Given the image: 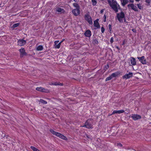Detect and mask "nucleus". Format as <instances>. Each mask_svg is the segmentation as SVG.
Segmentation results:
<instances>
[{
    "mask_svg": "<svg viewBox=\"0 0 151 151\" xmlns=\"http://www.w3.org/2000/svg\"><path fill=\"white\" fill-rule=\"evenodd\" d=\"M107 2L111 8L116 12H118L120 7L116 1L114 0H108Z\"/></svg>",
    "mask_w": 151,
    "mask_h": 151,
    "instance_id": "f257e3e1",
    "label": "nucleus"
},
{
    "mask_svg": "<svg viewBox=\"0 0 151 151\" xmlns=\"http://www.w3.org/2000/svg\"><path fill=\"white\" fill-rule=\"evenodd\" d=\"M50 131L53 135H55L62 139L65 140H66L67 139L66 137L63 134H61L59 132H55L52 129H50Z\"/></svg>",
    "mask_w": 151,
    "mask_h": 151,
    "instance_id": "f03ea898",
    "label": "nucleus"
},
{
    "mask_svg": "<svg viewBox=\"0 0 151 151\" xmlns=\"http://www.w3.org/2000/svg\"><path fill=\"white\" fill-rule=\"evenodd\" d=\"M117 17L118 20L121 22H123L124 18V14L123 12H121L117 14Z\"/></svg>",
    "mask_w": 151,
    "mask_h": 151,
    "instance_id": "7ed1b4c3",
    "label": "nucleus"
},
{
    "mask_svg": "<svg viewBox=\"0 0 151 151\" xmlns=\"http://www.w3.org/2000/svg\"><path fill=\"white\" fill-rule=\"evenodd\" d=\"M93 123L92 120L91 119H88L86 122L85 125L83 127H85L87 128H91L92 127Z\"/></svg>",
    "mask_w": 151,
    "mask_h": 151,
    "instance_id": "20e7f679",
    "label": "nucleus"
},
{
    "mask_svg": "<svg viewBox=\"0 0 151 151\" xmlns=\"http://www.w3.org/2000/svg\"><path fill=\"white\" fill-rule=\"evenodd\" d=\"M85 19L90 24H93L92 19L91 17L88 14H86L85 16Z\"/></svg>",
    "mask_w": 151,
    "mask_h": 151,
    "instance_id": "39448f33",
    "label": "nucleus"
},
{
    "mask_svg": "<svg viewBox=\"0 0 151 151\" xmlns=\"http://www.w3.org/2000/svg\"><path fill=\"white\" fill-rule=\"evenodd\" d=\"M137 58L142 64H147L146 60L144 56H142L141 57H137Z\"/></svg>",
    "mask_w": 151,
    "mask_h": 151,
    "instance_id": "423d86ee",
    "label": "nucleus"
},
{
    "mask_svg": "<svg viewBox=\"0 0 151 151\" xmlns=\"http://www.w3.org/2000/svg\"><path fill=\"white\" fill-rule=\"evenodd\" d=\"M127 6L129 8H130L135 11H138V9L137 7L133 4H129Z\"/></svg>",
    "mask_w": 151,
    "mask_h": 151,
    "instance_id": "0eeeda50",
    "label": "nucleus"
},
{
    "mask_svg": "<svg viewBox=\"0 0 151 151\" xmlns=\"http://www.w3.org/2000/svg\"><path fill=\"white\" fill-rule=\"evenodd\" d=\"M59 41H55L54 42L55 45L54 47L56 49H59L60 48L61 43H62V42H60L59 43H58Z\"/></svg>",
    "mask_w": 151,
    "mask_h": 151,
    "instance_id": "6e6552de",
    "label": "nucleus"
},
{
    "mask_svg": "<svg viewBox=\"0 0 151 151\" xmlns=\"http://www.w3.org/2000/svg\"><path fill=\"white\" fill-rule=\"evenodd\" d=\"M72 13L76 16L80 14V9H76L72 10Z\"/></svg>",
    "mask_w": 151,
    "mask_h": 151,
    "instance_id": "1a4fd4ad",
    "label": "nucleus"
},
{
    "mask_svg": "<svg viewBox=\"0 0 151 151\" xmlns=\"http://www.w3.org/2000/svg\"><path fill=\"white\" fill-rule=\"evenodd\" d=\"M26 43V41L23 39H20L18 41V45L20 46H22L24 45Z\"/></svg>",
    "mask_w": 151,
    "mask_h": 151,
    "instance_id": "9d476101",
    "label": "nucleus"
},
{
    "mask_svg": "<svg viewBox=\"0 0 151 151\" xmlns=\"http://www.w3.org/2000/svg\"><path fill=\"white\" fill-rule=\"evenodd\" d=\"M133 76V73H132L129 72L128 74H125L123 76L122 78L124 79H127Z\"/></svg>",
    "mask_w": 151,
    "mask_h": 151,
    "instance_id": "9b49d317",
    "label": "nucleus"
},
{
    "mask_svg": "<svg viewBox=\"0 0 151 151\" xmlns=\"http://www.w3.org/2000/svg\"><path fill=\"white\" fill-rule=\"evenodd\" d=\"M20 52V55L21 57H23L24 55H26V53L25 52V50L24 48H22L19 50Z\"/></svg>",
    "mask_w": 151,
    "mask_h": 151,
    "instance_id": "f8f14e48",
    "label": "nucleus"
},
{
    "mask_svg": "<svg viewBox=\"0 0 151 151\" xmlns=\"http://www.w3.org/2000/svg\"><path fill=\"white\" fill-rule=\"evenodd\" d=\"M36 89L37 91L47 93L49 92L48 90H47L45 89L44 88L41 87H37Z\"/></svg>",
    "mask_w": 151,
    "mask_h": 151,
    "instance_id": "ddd939ff",
    "label": "nucleus"
},
{
    "mask_svg": "<svg viewBox=\"0 0 151 151\" xmlns=\"http://www.w3.org/2000/svg\"><path fill=\"white\" fill-rule=\"evenodd\" d=\"M132 117L134 120H136L140 119L141 118V116L139 115L134 114L132 115Z\"/></svg>",
    "mask_w": 151,
    "mask_h": 151,
    "instance_id": "4468645a",
    "label": "nucleus"
},
{
    "mask_svg": "<svg viewBox=\"0 0 151 151\" xmlns=\"http://www.w3.org/2000/svg\"><path fill=\"white\" fill-rule=\"evenodd\" d=\"M130 60L131 64L133 65H136V61L135 59L133 57H131L130 58Z\"/></svg>",
    "mask_w": 151,
    "mask_h": 151,
    "instance_id": "2eb2a0df",
    "label": "nucleus"
},
{
    "mask_svg": "<svg viewBox=\"0 0 151 151\" xmlns=\"http://www.w3.org/2000/svg\"><path fill=\"white\" fill-rule=\"evenodd\" d=\"M124 112V111L123 110H114L113 111L112 114H121L123 113Z\"/></svg>",
    "mask_w": 151,
    "mask_h": 151,
    "instance_id": "dca6fc26",
    "label": "nucleus"
},
{
    "mask_svg": "<svg viewBox=\"0 0 151 151\" xmlns=\"http://www.w3.org/2000/svg\"><path fill=\"white\" fill-rule=\"evenodd\" d=\"M91 31L89 30H87L85 33V35L87 37H90L91 35Z\"/></svg>",
    "mask_w": 151,
    "mask_h": 151,
    "instance_id": "f3484780",
    "label": "nucleus"
},
{
    "mask_svg": "<svg viewBox=\"0 0 151 151\" xmlns=\"http://www.w3.org/2000/svg\"><path fill=\"white\" fill-rule=\"evenodd\" d=\"M98 19H97L94 22V25L97 28L99 27V25L98 22Z\"/></svg>",
    "mask_w": 151,
    "mask_h": 151,
    "instance_id": "a211bd4d",
    "label": "nucleus"
},
{
    "mask_svg": "<svg viewBox=\"0 0 151 151\" xmlns=\"http://www.w3.org/2000/svg\"><path fill=\"white\" fill-rule=\"evenodd\" d=\"M121 4L123 6H124L128 2V0H121Z\"/></svg>",
    "mask_w": 151,
    "mask_h": 151,
    "instance_id": "6ab92c4d",
    "label": "nucleus"
},
{
    "mask_svg": "<svg viewBox=\"0 0 151 151\" xmlns=\"http://www.w3.org/2000/svg\"><path fill=\"white\" fill-rule=\"evenodd\" d=\"M120 74V73L119 72H116L115 73H112L111 75L112 77V78L116 77L118 76Z\"/></svg>",
    "mask_w": 151,
    "mask_h": 151,
    "instance_id": "aec40b11",
    "label": "nucleus"
},
{
    "mask_svg": "<svg viewBox=\"0 0 151 151\" xmlns=\"http://www.w3.org/2000/svg\"><path fill=\"white\" fill-rule=\"evenodd\" d=\"M43 47L41 45H40L37 46L36 48V50L37 51H41L43 49Z\"/></svg>",
    "mask_w": 151,
    "mask_h": 151,
    "instance_id": "412c9836",
    "label": "nucleus"
},
{
    "mask_svg": "<svg viewBox=\"0 0 151 151\" xmlns=\"http://www.w3.org/2000/svg\"><path fill=\"white\" fill-rule=\"evenodd\" d=\"M56 11L58 12H62L63 11V10L60 8H57L56 9Z\"/></svg>",
    "mask_w": 151,
    "mask_h": 151,
    "instance_id": "4be33fe9",
    "label": "nucleus"
},
{
    "mask_svg": "<svg viewBox=\"0 0 151 151\" xmlns=\"http://www.w3.org/2000/svg\"><path fill=\"white\" fill-rule=\"evenodd\" d=\"M73 6L76 8V9H80L79 5L76 3H74L73 4Z\"/></svg>",
    "mask_w": 151,
    "mask_h": 151,
    "instance_id": "5701e85b",
    "label": "nucleus"
},
{
    "mask_svg": "<svg viewBox=\"0 0 151 151\" xmlns=\"http://www.w3.org/2000/svg\"><path fill=\"white\" fill-rule=\"evenodd\" d=\"M137 6L138 7L139 9H142L143 8V7L141 5V4H137Z\"/></svg>",
    "mask_w": 151,
    "mask_h": 151,
    "instance_id": "b1692460",
    "label": "nucleus"
},
{
    "mask_svg": "<svg viewBox=\"0 0 151 151\" xmlns=\"http://www.w3.org/2000/svg\"><path fill=\"white\" fill-rule=\"evenodd\" d=\"M112 78H112V77L110 75L109 76L107 77L106 78L105 81H109V80H111Z\"/></svg>",
    "mask_w": 151,
    "mask_h": 151,
    "instance_id": "393cba45",
    "label": "nucleus"
},
{
    "mask_svg": "<svg viewBox=\"0 0 151 151\" xmlns=\"http://www.w3.org/2000/svg\"><path fill=\"white\" fill-rule=\"evenodd\" d=\"M40 102L43 104H46L47 103V102L46 101L42 99H40Z\"/></svg>",
    "mask_w": 151,
    "mask_h": 151,
    "instance_id": "a878e982",
    "label": "nucleus"
},
{
    "mask_svg": "<svg viewBox=\"0 0 151 151\" xmlns=\"http://www.w3.org/2000/svg\"><path fill=\"white\" fill-rule=\"evenodd\" d=\"M19 25V23L14 24L13 25L12 27L13 28H15L16 27H18Z\"/></svg>",
    "mask_w": 151,
    "mask_h": 151,
    "instance_id": "bb28decb",
    "label": "nucleus"
},
{
    "mask_svg": "<svg viewBox=\"0 0 151 151\" xmlns=\"http://www.w3.org/2000/svg\"><path fill=\"white\" fill-rule=\"evenodd\" d=\"M30 148L31 149H32L33 151H36L37 149L35 147H33V146H31L30 147Z\"/></svg>",
    "mask_w": 151,
    "mask_h": 151,
    "instance_id": "cd10ccee",
    "label": "nucleus"
},
{
    "mask_svg": "<svg viewBox=\"0 0 151 151\" xmlns=\"http://www.w3.org/2000/svg\"><path fill=\"white\" fill-rule=\"evenodd\" d=\"M108 27L109 29V32L110 33H111V29H112L111 25L110 24H109L108 25Z\"/></svg>",
    "mask_w": 151,
    "mask_h": 151,
    "instance_id": "c85d7f7f",
    "label": "nucleus"
},
{
    "mask_svg": "<svg viewBox=\"0 0 151 151\" xmlns=\"http://www.w3.org/2000/svg\"><path fill=\"white\" fill-rule=\"evenodd\" d=\"M151 0H145L147 4L148 5H150L151 2Z\"/></svg>",
    "mask_w": 151,
    "mask_h": 151,
    "instance_id": "c756f323",
    "label": "nucleus"
},
{
    "mask_svg": "<svg viewBox=\"0 0 151 151\" xmlns=\"http://www.w3.org/2000/svg\"><path fill=\"white\" fill-rule=\"evenodd\" d=\"M114 42V38L113 37H111V38L110 42L111 43H112Z\"/></svg>",
    "mask_w": 151,
    "mask_h": 151,
    "instance_id": "7c9ffc66",
    "label": "nucleus"
},
{
    "mask_svg": "<svg viewBox=\"0 0 151 151\" xmlns=\"http://www.w3.org/2000/svg\"><path fill=\"white\" fill-rule=\"evenodd\" d=\"M101 31L102 33H104V29L103 27L101 28Z\"/></svg>",
    "mask_w": 151,
    "mask_h": 151,
    "instance_id": "2f4dec72",
    "label": "nucleus"
},
{
    "mask_svg": "<svg viewBox=\"0 0 151 151\" xmlns=\"http://www.w3.org/2000/svg\"><path fill=\"white\" fill-rule=\"evenodd\" d=\"M92 1L94 5H95L96 4V2L95 0H92Z\"/></svg>",
    "mask_w": 151,
    "mask_h": 151,
    "instance_id": "473e14b6",
    "label": "nucleus"
},
{
    "mask_svg": "<svg viewBox=\"0 0 151 151\" xmlns=\"http://www.w3.org/2000/svg\"><path fill=\"white\" fill-rule=\"evenodd\" d=\"M104 12V9H101L100 11V12L101 13H103Z\"/></svg>",
    "mask_w": 151,
    "mask_h": 151,
    "instance_id": "72a5a7b5",
    "label": "nucleus"
},
{
    "mask_svg": "<svg viewBox=\"0 0 151 151\" xmlns=\"http://www.w3.org/2000/svg\"><path fill=\"white\" fill-rule=\"evenodd\" d=\"M108 68H109V65H106L105 66V68H106V69H105V70H106V69H108Z\"/></svg>",
    "mask_w": 151,
    "mask_h": 151,
    "instance_id": "f704fd0d",
    "label": "nucleus"
},
{
    "mask_svg": "<svg viewBox=\"0 0 151 151\" xmlns=\"http://www.w3.org/2000/svg\"><path fill=\"white\" fill-rule=\"evenodd\" d=\"M53 85H59L60 84L58 83H55L54 84H53Z\"/></svg>",
    "mask_w": 151,
    "mask_h": 151,
    "instance_id": "c9c22d12",
    "label": "nucleus"
},
{
    "mask_svg": "<svg viewBox=\"0 0 151 151\" xmlns=\"http://www.w3.org/2000/svg\"><path fill=\"white\" fill-rule=\"evenodd\" d=\"M124 44H125V41H124V40L123 41L122 43V45H124Z\"/></svg>",
    "mask_w": 151,
    "mask_h": 151,
    "instance_id": "e433bc0d",
    "label": "nucleus"
},
{
    "mask_svg": "<svg viewBox=\"0 0 151 151\" xmlns=\"http://www.w3.org/2000/svg\"><path fill=\"white\" fill-rule=\"evenodd\" d=\"M118 146H120V147H121V146H122V144H120H120H118Z\"/></svg>",
    "mask_w": 151,
    "mask_h": 151,
    "instance_id": "4c0bfd02",
    "label": "nucleus"
},
{
    "mask_svg": "<svg viewBox=\"0 0 151 151\" xmlns=\"http://www.w3.org/2000/svg\"><path fill=\"white\" fill-rule=\"evenodd\" d=\"M104 17H105V18H106V17L105 16V15H104ZM104 22H105L106 21V19H105V20H104Z\"/></svg>",
    "mask_w": 151,
    "mask_h": 151,
    "instance_id": "58836bf2",
    "label": "nucleus"
},
{
    "mask_svg": "<svg viewBox=\"0 0 151 151\" xmlns=\"http://www.w3.org/2000/svg\"><path fill=\"white\" fill-rule=\"evenodd\" d=\"M136 1H139L140 0H135Z\"/></svg>",
    "mask_w": 151,
    "mask_h": 151,
    "instance_id": "ea45409f",
    "label": "nucleus"
},
{
    "mask_svg": "<svg viewBox=\"0 0 151 151\" xmlns=\"http://www.w3.org/2000/svg\"><path fill=\"white\" fill-rule=\"evenodd\" d=\"M36 151H40V150H38V149H37V150H36Z\"/></svg>",
    "mask_w": 151,
    "mask_h": 151,
    "instance_id": "a19ab883",
    "label": "nucleus"
},
{
    "mask_svg": "<svg viewBox=\"0 0 151 151\" xmlns=\"http://www.w3.org/2000/svg\"><path fill=\"white\" fill-rule=\"evenodd\" d=\"M36 151H40V150H38V149H37V150H36Z\"/></svg>",
    "mask_w": 151,
    "mask_h": 151,
    "instance_id": "79ce46f5",
    "label": "nucleus"
},
{
    "mask_svg": "<svg viewBox=\"0 0 151 151\" xmlns=\"http://www.w3.org/2000/svg\"><path fill=\"white\" fill-rule=\"evenodd\" d=\"M64 40V39H63L62 41L61 42H62Z\"/></svg>",
    "mask_w": 151,
    "mask_h": 151,
    "instance_id": "37998d69",
    "label": "nucleus"
},
{
    "mask_svg": "<svg viewBox=\"0 0 151 151\" xmlns=\"http://www.w3.org/2000/svg\"><path fill=\"white\" fill-rule=\"evenodd\" d=\"M74 1H77V0H73Z\"/></svg>",
    "mask_w": 151,
    "mask_h": 151,
    "instance_id": "c03bdc74",
    "label": "nucleus"
},
{
    "mask_svg": "<svg viewBox=\"0 0 151 151\" xmlns=\"http://www.w3.org/2000/svg\"><path fill=\"white\" fill-rule=\"evenodd\" d=\"M131 2H133V0H132V1H131Z\"/></svg>",
    "mask_w": 151,
    "mask_h": 151,
    "instance_id": "a18cd8bd",
    "label": "nucleus"
},
{
    "mask_svg": "<svg viewBox=\"0 0 151 151\" xmlns=\"http://www.w3.org/2000/svg\"><path fill=\"white\" fill-rule=\"evenodd\" d=\"M117 48L118 49H119V47H117Z\"/></svg>",
    "mask_w": 151,
    "mask_h": 151,
    "instance_id": "49530a36",
    "label": "nucleus"
}]
</instances>
